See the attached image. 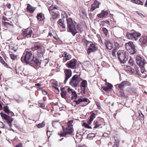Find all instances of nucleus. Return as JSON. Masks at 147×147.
Returning <instances> with one entry per match:
<instances>
[{"label":"nucleus","instance_id":"nucleus-1","mask_svg":"<svg viewBox=\"0 0 147 147\" xmlns=\"http://www.w3.org/2000/svg\"><path fill=\"white\" fill-rule=\"evenodd\" d=\"M127 52L124 50H119L117 51V55L120 63L124 64L127 61Z\"/></svg>","mask_w":147,"mask_h":147},{"label":"nucleus","instance_id":"nucleus-2","mask_svg":"<svg viewBox=\"0 0 147 147\" xmlns=\"http://www.w3.org/2000/svg\"><path fill=\"white\" fill-rule=\"evenodd\" d=\"M73 122V120L69 121L67 123V126L65 129H64V127L62 126L63 132L62 134H61V136H65L71 134L72 133L73 129L72 127L73 125L72 124Z\"/></svg>","mask_w":147,"mask_h":147},{"label":"nucleus","instance_id":"nucleus-3","mask_svg":"<svg viewBox=\"0 0 147 147\" xmlns=\"http://www.w3.org/2000/svg\"><path fill=\"white\" fill-rule=\"evenodd\" d=\"M71 96V99L72 100H74V102H75L77 105L80 104L82 102H88L89 100L87 98H84L82 97H81L79 98L78 100H76L77 99L78 95L75 91L72 93Z\"/></svg>","mask_w":147,"mask_h":147},{"label":"nucleus","instance_id":"nucleus-4","mask_svg":"<svg viewBox=\"0 0 147 147\" xmlns=\"http://www.w3.org/2000/svg\"><path fill=\"white\" fill-rule=\"evenodd\" d=\"M125 46L126 49L131 54H134L136 53L135 46L132 42L129 41L126 43Z\"/></svg>","mask_w":147,"mask_h":147},{"label":"nucleus","instance_id":"nucleus-5","mask_svg":"<svg viewBox=\"0 0 147 147\" xmlns=\"http://www.w3.org/2000/svg\"><path fill=\"white\" fill-rule=\"evenodd\" d=\"M32 56V54L30 52L26 51L21 57V60L22 62L26 64L29 63L32 59L31 58Z\"/></svg>","mask_w":147,"mask_h":147},{"label":"nucleus","instance_id":"nucleus-6","mask_svg":"<svg viewBox=\"0 0 147 147\" xmlns=\"http://www.w3.org/2000/svg\"><path fill=\"white\" fill-rule=\"evenodd\" d=\"M32 50L33 51L37 50V55L38 57L42 58L43 57V55L45 53V50L41 47L38 46H34V47L32 48Z\"/></svg>","mask_w":147,"mask_h":147},{"label":"nucleus","instance_id":"nucleus-7","mask_svg":"<svg viewBox=\"0 0 147 147\" xmlns=\"http://www.w3.org/2000/svg\"><path fill=\"white\" fill-rule=\"evenodd\" d=\"M141 36V34L138 32H134L131 33L127 32L126 36L129 39H134L135 40H138V38Z\"/></svg>","mask_w":147,"mask_h":147},{"label":"nucleus","instance_id":"nucleus-8","mask_svg":"<svg viewBox=\"0 0 147 147\" xmlns=\"http://www.w3.org/2000/svg\"><path fill=\"white\" fill-rule=\"evenodd\" d=\"M79 83L78 76L75 75L72 77L69 82V84L73 87H77Z\"/></svg>","mask_w":147,"mask_h":147},{"label":"nucleus","instance_id":"nucleus-9","mask_svg":"<svg viewBox=\"0 0 147 147\" xmlns=\"http://www.w3.org/2000/svg\"><path fill=\"white\" fill-rule=\"evenodd\" d=\"M77 63V61L76 59H72L67 62L66 64V65L68 68L75 69L76 68V64Z\"/></svg>","mask_w":147,"mask_h":147},{"label":"nucleus","instance_id":"nucleus-10","mask_svg":"<svg viewBox=\"0 0 147 147\" xmlns=\"http://www.w3.org/2000/svg\"><path fill=\"white\" fill-rule=\"evenodd\" d=\"M64 72L65 76L64 83L65 84L68 79L71 76L72 72L71 70L69 69H66L64 70Z\"/></svg>","mask_w":147,"mask_h":147},{"label":"nucleus","instance_id":"nucleus-11","mask_svg":"<svg viewBox=\"0 0 147 147\" xmlns=\"http://www.w3.org/2000/svg\"><path fill=\"white\" fill-rule=\"evenodd\" d=\"M30 65L32 66H38L40 64V62L39 59L36 57H33L29 63Z\"/></svg>","mask_w":147,"mask_h":147},{"label":"nucleus","instance_id":"nucleus-12","mask_svg":"<svg viewBox=\"0 0 147 147\" xmlns=\"http://www.w3.org/2000/svg\"><path fill=\"white\" fill-rule=\"evenodd\" d=\"M0 115L1 117L3 118L7 122L8 124L11 123L13 120V118H11L10 116L6 115L5 113H1Z\"/></svg>","mask_w":147,"mask_h":147},{"label":"nucleus","instance_id":"nucleus-13","mask_svg":"<svg viewBox=\"0 0 147 147\" xmlns=\"http://www.w3.org/2000/svg\"><path fill=\"white\" fill-rule=\"evenodd\" d=\"M136 60L137 64L140 67H143L144 66L145 63H144V59L141 57L139 56H137L136 57Z\"/></svg>","mask_w":147,"mask_h":147},{"label":"nucleus","instance_id":"nucleus-14","mask_svg":"<svg viewBox=\"0 0 147 147\" xmlns=\"http://www.w3.org/2000/svg\"><path fill=\"white\" fill-rule=\"evenodd\" d=\"M57 9V8L55 7H51L48 8L53 19H55L58 16V13L54 11L55 10Z\"/></svg>","mask_w":147,"mask_h":147},{"label":"nucleus","instance_id":"nucleus-15","mask_svg":"<svg viewBox=\"0 0 147 147\" xmlns=\"http://www.w3.org/2000/svg\"><path fill=\"white\" fill-rule=\"evenodd\" d=\"M22 35L28 38L31 36L32 31L28 28L22 30Z\"/></svg>","mask_w":147,"mask_h":147},{"label":"nucleus","instance_id":"nucleus-16","mask_svg":"<svg viewBox=\"0 0 147 147\" xmlns=\"http://www.w3.org/2000/svg\"><path fill=\"white\" fill-rule=\"evenodd\" d=\"M131 84L128 81H123L118 84V88L121 90H123V88L127 86H130Z\"/></svg>","mask_w":147,"mask_h":147},{"label":"nucleus","instance_id":"nucleus-17","mask_svg":"<svg viewBox=\"0 0 147 147\" xmlns=\"http://www.w3.org/2000/svg\"><path fill=\"white\" fill-rule=\"evenodd\" d=\"M67 30L69 32H71L73 36H75L76 34L78 33L77 30L75 25L70 26L67 28Z\"/></svg>","mask_w":147,"mask_h":147},{"label":"nucleus","instance_id":"nucleus-18","mask_svg":"<svg viewBox=\"0 0 147 147\" xmlns=\"http://www.w3.org/2000/svg\"><path fill=\"white\" fill-rule=\"evenodd\" d=\"M99 5L100 3L99 2L96 0H95L93 3L92 5L90 11L92 12L96 9L99 8Z\"/></svg>","mask_w":147,"mask_h":147},{"label":"nucleus","instance_id":"nucleus-19","mask_svg":"<svg viewBox=\"0 0 147 147\" xmlns=\"http://www.w3.org/2000/svg\"><path fill=\"white\" fill-rule=\"evenodd\" d=\"M147 42V37L142 36L139 40V43L141 46H143Z\"/></svg>","mask_w":147,"mask_h":147},{"label":"nucleus","instance_id":"nucleus-20","mask_svg":"<svg viewBox=\"0 0 147 147\" xmlns=\"http://www.w3.org/2000/svg\"><path fill=\"white\" fill-rule=\"evenodd\" d=\"M62 57H64V58L63 59V62H65L67 60H69L71 57V55L66 52H65L63 54Z\"/></svg>","mask_w":147,"mask_h":147},{"label":"nucleus","instance_id":"nucleus-21","mask_svg":"<svg viewBox=\"0 0 147 147\" xmlns=\"http://www.w3.org/2000/svg\"><path fill=\"white\" fill-rule=\"evenodd\" d=\"M114 43L115 47L112 51V55L113 57L115 56V53L120 47L119 44L117 42L115 41Z\"/></svg>","mask_w":147,"mask_h":147},{"label":"nucleus","instance_id":"nucleus-22","mask_svg":"<svg viewBox=\"0 0 147 147\" xmlns=\"http://www.w3.org/2000/svg\"><path fill=\"white\" fill-rule=\"evenodd\" d=\"M105 44L106 48L108 50H111L113 48L112 43L109 40H107L105 41Z\"/></svg>","mask_w":147,"mask_h":147},{"label":"nucleus","instance_id":"nucleus-23","mask_svg":"<svg viewBox=\"0 0 147 147\" xmlns=\"http://www.w3.org/2000/svg\"><path fill=\"white\" fill-rule=\"evenodd\" d=\"M108 14V12L106 11L102 10L101 13L98 14L97 16L100 18H103L106 16Z\"/></svg>","mask_w":147,"mask_h":147},{"label":"nucleus","instance_id":"nucleus-24","mask_svg":"<svg viewBox=\"0 0 147 147\" xmlns=\"http://www.w3.org/2000/svg\"><path fill=\"white\" fill-rule=\"evenodd\" d=\"M96 49V47L94 44H90L87 50V53L88 54L94 51Z\"/></svg>","mask_w":147,"mask_h":147},{"label":"nucleus","instance_id":"nucleus-25","mask_svg":"<svg viewBox=\"0 0 147 147\" xmlns=\"http://www.w3.org/2000/svg\"><path fill=\"white\" fill-rule=\"evenodd\" d=\"M27 9L30 13H32L35 9V7H32L30 4H28Z\"/></svg>","mask_w":147,"mask_h":147},{"label":"nucleus","instance_id":"nucleus-26","mask_svg":"<svg viewBox=\"0 0 147 147\" xmlns=\"http://www.w3.org/2000/svg\"><path fill=\"white\" fill-rule=\"evenodd\" d=\"M67 28L74 25L73 23L72 20L71 18H69L67 19Z\"/></svg>","mask_w":147,"mask_h":147},{"label":"nucleus","instance_id":"nucleus-27","mask_svg":"<svg viewBox=\"0 0 147 147\" xmlns=\"http://www.w3.org/2000/svg\"><path fill=\"white\" fill-rule=\"evenodd\" d=\"M36 17L37 19L40 21L42 20L45 19L44 14L42 13L38 14Z\"/></svg>","mask_w":147,"mask_h":147},{"label":"nucleus","instance_id":"nucleus-28","mask_svg":"<svg viewBox=\"0 0 147 147\" xmlns=\"http://www.w3.org/2000/svg\"><path fill=\"white\" fill-rule=\"evenodd\" d=\"M113 86L111 84H109L107 86L102 87L103 90L106 92H108L112 87Z\"/></svg>","mask_w":147,"mask_h":147},{"label":"nucleus","instance_id":"nucleus-29","mask_svg":"<svg viewBox=\"0 0 147 147\" xmlns=\"http://www.w3.org/2000/svg\"><path fill=\"white\" fill-rule=\"evenodd\" d=\"M96 117V114L94 113H92L90 115L89 120L88 121V124H91L92 121Z\"/></svg>","mask_w":147,"mask_h":147},{"label":"nucleus","instance_id":"nucleus-30","mask_svg":"<svg viewBox=\"0 0 147 147\" xmlns=\"http://www.w3.org/2000/svg\"><path fill=\"white\" fill-rule=\"evenodd\" d=\"M131 2L138 5H143L144 4L140 0H131Z\"/></svg>","mask_w":147,"mask_h":147},{"label":"nucleus","instance_id":"nucleus-31","mask_svg":"<svg viewBox=\"0 0 147 147\" xmlns=\"http://www.w3.org/2000/svg\"><path fill=\"white\" fill-rule=\"evenodd\" d=\"M3 109L5 112L9 114V113H12L11 116L14 115V113L10 111L9 109V107L7 106H5L3 107Z\"/></svg>","mask_w":147,"mask_h":147},{"label":"nucleus","instance_id":"nucleus-32","mask_svg":"<svg viewBox=\"0 0 147 147\" xmlns=\"http://www.w3.org/2000/svg\"><path fill=\"white\" fill-rule=\"evenodd\" d=\"M125 69L126 70L129 71L131 73H133L135 71L134 69H132L129 66H126Z\"/></svg>","mask_w":147,"mask_h":147},{"label":"nucleus","instance_id":"nucleus-33","mask_svg":"<svg viewBox=\"0 0 147 147\" xmlns=\"http://www.w3.org/2000/svg\"><path fill=\"white\" fill-rule=\"evenodd\" d=\"M84 66L86 68H89L91 67V65L89 61H85L83 63Z\"/></svg>","mask_w":147,"mask_h":147},{"label":"nucleus","instance_id":"nucleus-34","mask_svg":"<svg viewBox=\"0 0 147 147\" xmlns=\"http://www.w3.org/2000/svg\"><path fill=\"white\" fill-rule=\"evenodd\" d=\"M87 85V82L86 80H83L81 83L80 86L81 88H85Z\"/></svg>","mask_w":147,"mask_h":147},{"label":"nucleus","instance_id":"nucleus-35","mask_svg":"<svg viewBox=\"0 0 147 147\" xmlns=\"http://www.w3.org/2000/svg\"><path fill=\"white\" fill-rule=\"evenodd\" d=\"M94 125L95 126L93 128H96L99 127L101 125V124L98 121H94Z\"/></svg>","mask_w":147,"mask_h":147},{"label":"nucleus","instance_id":"nucleus-36","mask_svg":"<svg viewBox=\"0 0 147 147\" xmlns=\"http://www.w3.org/2000/svg\"><path fill=\"white\" fill-rule=\"evenodd\" d=\"M120 140L119 139H115L113 147H118Z\"/></svg>","mask_w":147,"mask_h":147},{"label":"nucleus","instance_id":"nucleus-37","mask_svg":"<svg viewBox=\"0 0 147 147\" xmlns=\"http://www.w3.org/2000/svg\"><path fill=\"white\" fill-rule=\"evenodd\" d=\"M58 23L63 28H65V25L63 22V21L62 19H60L58 21Z\"/></svg>","mask_w":147,"mask_h":147},{"label":"nucleus","instance_id":"nucleus-38","mask_svg":"<svg viewBox=\"0 0 147 147\" xmlns=\"http://www.w3.org/2000/svg\"><path fill=\"white\" fill-rule=\"evenodd\" d=\"M0 62L4 66L7 67V64L5 63L3 59L0 56Z\"/></svg>","mask_w":147,"mask_h":147},{"label":"nucleus","instance_id":"nucleus-39","mask_svg":"<svg viewBox=\"0 0 147 147\" xmlns=\"http://www.w3.org/2000/svg\"><path fill=\"white\" fill-rule=\"evenodd\" d=\"M77 28L80 33L82 32L83 30L82 27L80 25L78 24L77 26Z\"/></svg>","mask_w":147,"mask_h":147},{"label":"nucleus","instance_id":"nucleus-40","mask_svg":"<svg viewBox=\"0 0 147 147\" xmlns=\"http://www.w3.org/2000/svg\"><path fill=\"white\" fill-rule=\"evenodd\" d=\"M66 91H62L61 93V97L65 99L66 98Z\"/></svg>","mask_w":147,"mask_h":147},{"label":"nucleus","instance_id":"nucleus-41","mask_svg":"<svg viewBox=\"0 0 147 147\" xmlns=\"http://www.w3.org/2000/svg\"><path fill=\"white\" fill-rule=\"evenodd\" d=\"M45 125V123L44 122H43L41 123H40L37 125L36 126L38 128H41L43 127Z\"/></svg>","mask_w":147,"mask_h":147},{"label":"nucleus","instance_id":"nucleus-42","mask_svg":"<svg viewBox=\"0 0 147 147\" xmlns=\"http://www.w3.org/2000/svg\"><path fill=\"white\" fill-rule=\"evenodd\" d=\"M57 86H58V84H57V83L55 82L54 83H53V85H52V87L54 88L55 89L57 90L58 91H59V89L57 87Z\"/></svg>","mask_w":147,"mask_h":147},{"label":"nucleus","instance_id":"nucleus-43","mask_svg":"<svg viewBox=\"0 0 147 147\" xmlns=\"http://www.w3.org/2000/svg\"><path fill=\"white\" fill-rule=\"evenodd\" d=\"M14 98L18 102H19L21 101V99L18 96L14 97Z\"/></svg>","mask_w":147,"mask_h":147},{"label":"nucleus","instance_id":"nucleus-44","mask_svg":"<svg viewBox=\"0 0 147 147\" xmlns=\"http://www.w3.org/2000/svg\"><path fill=\"white\" fill-rule=\"evenodd\" d=\"M11 58L12 60H14L17 59V56L16 55L13 54H10Z\"/></svg>","mask_w":147,"mask_h":147},{"label":"nucleus","instance_id":"nucleus-45","mask_svg":"<svg viewBox=\"0 0 147 147\" xmlns=\"http://www.w3.org/2000/svg\"><path fill=\"white\" fill-rule=\"evenodd\" d=\"M88 123H84V127L87 128L88 129H92V127H90L89 125L90 124H88V123Z\"/></svg>","mask_w":147,"mask_h":147},{"label":"nucleus","instance_id":"nucleus-46","mask_svg":"<svg viewBox=\"0 0 147 147\" xmlns=\"http://www.w3.org/2000/svg\"><path fill=\"white\" fill-rule=\"evenodd\" d=\"M102 30L105 34L106 36H107V33L108 32V31L107 30V29L105 28H102Z\"/></svg>","mask_w":147,"mask_h":147},{"label":"nucleus","instance_id":"nucleus-47","mask_svg":"<svg viewBox=\"0 0 147 147\" xmlns=\"http://www.w3.org/2000/svg\"><path fill=\"white\" fill-rule=\"evenodd\" d=\"M139 115L140 116V117L139 118L141 120H144V115L141 113H139Z\"/></svg>","mask_w":147,"mask_h":147},{"label":"nucleus","instance_id":"nucleus-48","mask_svg":"<svg viewBox=\"0 0 147 147\" xmlns=\"http://www.w3.org/2000/svg\"><path fill=\"white\" fill-rule=\"evenodd\" d=\"M68 91L69 93L70 94L71 93L72 94V93H73L74 91H73L72 89L70 88H68Z\"/></svg>","mask_w":147,"mask_h":147},{"label":"nucleus","instance_id":"nucleus-49","mask_svg":"<svg viewBox=\"0 0 147 147\" xmlns=\"http://www.w3.org/2000/svg\"><path fill=\"white\" fill-rule=\"evenodd\" d=\"M121 95L122 97H126L127 96L125 94L123 91L121 92Z\"/></svg>","mask_w":147,"mask_h":147},{"label":"nucleus","instance_id":"nucleus-50","mask_svg":"<svg viewBox=\"0 0 147 147\" xmlns=\"http://www.w3.org/2000/svg\"><path fill=\"white\" fill-rule=\"evenodd\" d=\"M134 61L131 59H129V63L131 65H133L134 64Z\"/></svg>","mask_w":147,"mask_h":147},{"label":"nucleus","instance_id":"nucleus-51","mask_svg":"<svg viewBox=\"0 0 147 147\" xmlns=\"http://www.w3.org/2000/svg\"><path fill=\"white\" fill-rule=\"evenodd\" d=\"M85 88H81V92L82 94H85Z\"/></svg>","mask_w":147,"mask_h":147},{"label":"nucleus","instance_id":"nucleus-52","mask_svg":"<svg viewBox=\"0 0 147 147\" xmlns=\"http://www.w3.org/2000/svg\"><path fill=\"white\" fill-rule=\"evenodd\" d=\"M144 66L143 67H141V73H144V71H145L144 69Z\"/></svg>","mask_w":147,"mask_h":147},{"label":"nucleus","instance_id":"nucleus-53","mask_svg":"<svg viewBox=\"0 0 147 147\" xmlns=\"http://www.w3.org/2000/svg\"><path fill=\"white\" fill-rule=\"evenodd\" d=\"M40 104V106L42 108H44L45 107V105L44 103H39Z\"/></svg>","mask_w":147,"mask_h":147},{"label":"nucleus","instance_id":"nucleus-54","mask_svg":"<svg viewBox=\"0 0 147 147\" xmlns=\"http://www.w3.org/2000/svg\"><path fill=\"white\" fill-rule=\"evenodd\" d=\"M42 93L44 95H46L47 94V93L46 91L45 90H42Z\"/></svg>","mask_w":147,"mask_h":147},{"label":"nucleus","instance_id":"nucleus-55","mask_svg":"<svg viewBox=\"0 0 147 147\" xmlns=\"http://www.w3.org/2000/svg\"><path fill=\"white\" fill-rule=\"evenodd\" d=\"M109 134L107 133H104L103 134V136L104 137H107L108 136Z\"/></svg>","mask_w":147,"mask_h":147},{"label":"nucleus","instance_id":"nucleus-56","mask_svg":"<svg viewBox=\"0 0 147 147\" xmlns=\"http://www.w3.org/2000/svg\"><path fill=\"white\" fill-rule=\"evenodd\" d=\"M35 86H38V87H40L41 86V84H40L39 83H37L35 84Z\"/></svg>","mask_w":147,"mask_h":147},{"label":"nucleus","instance_id":"nucleus-57","mask_svg":"<svg viewBox=\"0 0 147 147\" xmlns=\"http://www.w3.org/2000/svg\"><path fill=\"white\" fill-rule=\"evenodd\" d=\"M0 125H2V126L1 127H0L1 128H4V125H3V123L2 122H0Z\"/></svg>","mask_w":147,"mask_h":147},{"label":"nucleus","instance_id":"nucleus-58","mask_svg":"<svg viewBox=\"0 0 147 147\" xmlns=\"http://www.w3.org/2000/svg\"><path fill=\"white\" fill-rule=\"evenodd\" d=\"M16 147H22V144H19L16 145Z\"/></svg>","mask_w":147,"mask_h":147},{"label":"nucleus","instance_id":"nucleus-59","mask_svg":"<svg viewBox=\"0 0 147 147\" xmlns=\"http://www.w3.org/2000/svg\"><path fill=\"white\" fill-rule=\"evenodd\" d=\"M11 49L13 50L14 51H16L17 50V49L13 47H11Z\"/></svg>","mask_w":147,"mask_h":147},{"label":"nucleus","instance_id":"nucleus-60","mask_svg":"<svg viewBox=\"0 0 147 147\" xmlns=\"http://www.w3.org/2000/svg\"><path fill=\"white\" fill-rule=\"evenodd\" d=\"M8 8H11V4L10 3H9L7 5Z\"/></svg>","mask_w":147,"mask_h":147},{"label":"nucleus","instance_id":"nucleus-61","mask_svg":"<svg viewBox=\"0 0 147 147\" xmlns=\"http://www.w3.org/2000/svg\"><path fill=\"white\" fill-rule=\"evenodd\" d=\"M52 36V34L51 32H49L48 34V36Z\"/></svg>","mask_w":147,"mask_h":147},{"label":"nucleus","instance_id":"nucleus-62","mask_svg":"<svg viewBox=\"0 0 147 147\" xmlns=\"http://www.w3.org/2000/svg\"><path fill=\"white\" fill-rule=\"evenodd\" d=\"M145 7H147V0L146 1V2L144 5Z\"/></svg>","mask_w":147,"mask_h":147},{"label":"nucleus","instance_id":"nucleus-63","mask_svg":"<svg viewBox=\"0 0 147 147\" xmlns=\"http://www.w3.org/2000/svg\"><path fill=\"white\" fill-rule=\"evenodd\" d=\"M90 135H92L90 137H94V134H90Z\"/></svg>","mask_w":147,"mask_h":147},{"label":"nucleus","instance_id":"nucleus-64","mask_svg":"<svg viewBox=\"0 0 147 147\" xmlns=\"http://www.w3.org/2000/svg\"><path fill=\"white\" fill-rule=\"evenodd\" d=\"M9 125L10 126V127H11L12 126V125L11 124V123H9Z\"/></svg>","mask_w":147,"mask_h":147}]
</instances>
